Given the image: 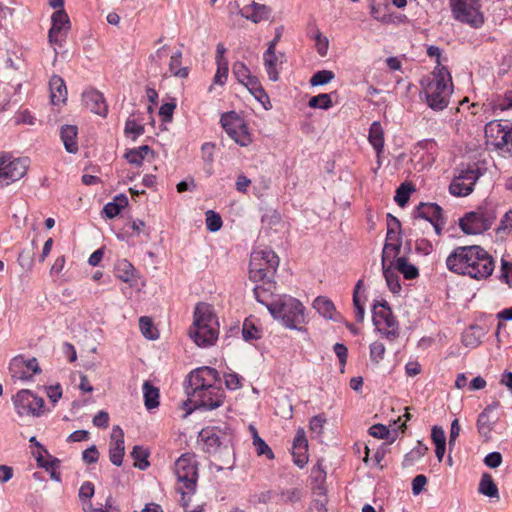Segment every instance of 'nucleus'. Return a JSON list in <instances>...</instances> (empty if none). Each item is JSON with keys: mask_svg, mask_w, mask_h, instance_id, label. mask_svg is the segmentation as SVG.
I'll list each match as a JSON object with an SVG mask.
<instances>
[{"mask_svg": "<svg viewBox=\"0 0 512 512\" xmlns=\"http://www.w3.org/2000/svg\"><path fill=\"white\" fill-rule=\"evenodd\" d=\"M144 131L145 129L142 119L137 117L135 114H132L127 118L124 127L126 137L135 141L138 137L144 134Z\"/></svg>", "mask_w": 512, "mask_h": 512, "instance_id": "nucleus-32", "label": "nucleus"}, {"mask_svg": "<svg viewBox=\"0 0 512 512\" xmlns=\"http://www.w3.org/2000/svg\"><path fill=\"white\" fill-rule=\"evenodd\" d=\"M9 373L15 381H32L36 374L41 372V368L35 357L25 358L23 355H17L9 363Z\"/></svg>", "mask_w": 512, "mask_h": 512, "instance_id": "nucleus-15", "label": "nucleus"}, {"mask_svg": "<svg viewBox=\"0 0 512 512\" xmlns=\"http://www.w3.org/2000/svg\"><path fill=\"white\" fill-rule=\"evenodd\" d=\"M446 267L455 274L485 280L492 275L495 261L481 246H458L447 256Z\"/></svg>", "mask_w": 512, "mask_h": 512, "instance_id": "nucleus-2", "label": "nucleus"}, {"mask_svg": "<svg viewBox=\"0 0 512 512\" xmlns=\"http://www.w3.org/2000/svg\"><path fill=\"white\" fill-rule=\"evenodd\" d=\"M369 143L379 155L384 149V130L380 122L374 121L369 129Z\"/></svg>", "mask_w": 512, "mask_h": 512, "instance_id": "nucleus-30", "label": "nucleus"}, {"mask_svg": "<svg viewBox=\"0 0 512 512\" xmlns=\"http://www.w3.org/2000/svg\"><path fill=\"white\" fill-rule=\"evenodd\" d=\"M49 89L52 104L59 105L65 103L67 100V88L64 80L60 76L53 75L50 78Z\"/></svg>", "mask_w": 512, "mask_h": 512, "instance_id": "nucleus-23", "label": "nucleus"}, {"mask_svg": "<svg viewBox=\"0 0 512 512\" xmlns=\"http://www.w3.org/2000/svg\"><path fill=\"white\" fill-rule=\"evenodd\" d=\"M27 157H16L9 152L0 153V185L8 186L22 179L29 168Z\"/></svg>", "mask_w": 512, "mask_h": 512, "instance_id": "nucleus-11", "label": "nucleus"}, {"mask_svg": "<svg viewBox=\"0 0 512 512\" xmlns=\"http://www.w3.org/2000/svg\"><path fill=\"white\" fill-rule=\"evenodd\" d=\"M124 454V432L120 426H114L110 437L109 459L115 466H121Z\"/></svg>", "mask_w": 512, "mask_h": 512, "instance_id": "nucleus-20", "label": "nucleus"}, {"mask_svg": "<svg viewBox=\"0 0 512 512\" xmlns=\"http://www.w3.org/2000/svg\"><path fill=\"white\" fill-rule=\"evenodd\" d=\"M431 439L435 446L446 445L445 431L439 426L432 427Z\"/></svg>", "mask_w": 512, "mask_h": 512, "instance_id": "nucleus-59", "label": "nucleus"}, {"mask_svg": "<svg viewBox=\"0 0 512 512\" xmlns=\"http://www.w3.org/2000/svg\"><path fill=\"white\" fill-rule=\"evenodd\" d=\"M499 407V402H493L489 404L478 416L477 429L480 435L488 437L492 428L493 423L490 422V413Z\"/></svg>", "mask_w": 512, "mask_h": 512, "instance_id": "nucleus-27", "label": "nucleus"}, {"mask_svg": "<svg viewBox=\"0 0 512 512\" xmlns=\"http://www.w3.org/2000/svg\"><path fill=\"white\" fill-rule=\"evenodd\" d=\"M82 101L85 107L91 112L100 116H106L108 106L103 95L99 91L94 89L84 91L82 94Z\"/></svg>", "mask_w": 512, "mask_h": 512, "instance_id": "nucleus-21", "label": "nucleus"}, {"mask_svg": "<svg viewBox=\"0 0 512 512\" xmlns=\"http://www.w3.org/2000/svg\"><path fill=\"white\" fill-rule=\"evenodd\" d=\"M182 62V52L180 50L176 51L171 55L169 61V71L172 75L179 78H186L188 76V68L181 66Z\"/></svg>", "mask_w": 512, "mask_h": 512, "instance_id": "nucleus-38", "label": "nucleus"}, {"mask_svg": "<svg viewBox=\"0 0 512 512\" xmlns=\"http://www.w3.org/2000/svg\"><path fill=\"white\" fill-rule=\"evenodd\" d=\"M266 306L272 317L281 321L286 328L303 331L301 325L306 322L305 307L298 299L284 295Z\"/></svg>", "mask_w": 512, "mask_h": 512, "instance_id": "nucleus-5", "label": "nucleus"}, {"mask_svg": "<svg viewBox=\"0 0 512 512\" xmlns=\"http://www.w3.org/2000/svg\"><path fill=\"white\" fill-rule=\"evenodd\" d=\"M127 198L124 195L115 197L113 202L107 203L103 208V214L112 219L120 214L121 210L127 205Z\"/></svg>", "mask_w": 512, "mask_h": 512, "instance_id": "nucleus-39", "label": "nucleus"}, {"mask_svg": "<svg viewBox=\"0 0 512 512\" xmlns=\"http://www.w3.org/2000/svg\"><path fill=\"white\" fill-rule=\"evenodd\" d=\"M486 144L496 150L510 153L512 150V122L493 120L485 126Z\"/></svg>", "mask_w": 512, "mask_h": 512, "instance_id": "nucleus-12", "label": "nucleus"}, {"mask_svg": "<svg viewBox=\"0 0 512 512\" xmlns=\"http://www.w3.org/2000/svg\"><path fill=\"white\" fill-rule=\"evenodd\" d=\"M229 64L222 63L217 65V70L213 78V84L223 86L228 79Z\"/></svg>", "mask_w": 512, "mask_h": 512, "instance_id": "nucleus-54", "label": "nucleus"}, {"mask_svg": "<svg viewBox=\"0 0 512 512\" xmlns=\"http://www.w3.org/2000/svg\"><path fill=\"white\" fill-rule=\"evenodd\" d=\"M243 338L247 341L258 339L260 337L259 330L253 325L252 322L245 320L242 328Z\"/></svg>", "mask_w": 512, "mask_h": 512, "instance_id": "nucleus-56", "label": "nucleus"}, {"mask_svg": "<svg viewBox=\"0 0 512 512\" xmlns=\"http://www.w3.org/2000/svg\"><path fill=\"white\" fill-rule=\"evenodd\" d=\"M309 35L315 42L317 53L321 57H325L329 49V39L318 28H315Z\"/></svg>", "mask_w": 512, "mask_h": 512, "instance_id": "nucleus-41", "label": "nucleus"}, {"mask_svg": "<svg viewBox=\"0 0 512 512\" xmlns=\"http://www.w3.org/2000/svg\"><path fill=\"white\" fill-rule=\"evenodd\" d=\"M313 308L325 319L338 321L334 303L325 296H318L313 301Z\"/></svg>", "mask_w": 512, "mask_h": 512, "instance_id": "nucleus-26", "label": "nucleus"}, {"mask_svg": "<svg viewBox=\"0 0 512 512\" xmlns=\"http://www.w3.org/2000/svg\"><path fill=\"white\" fill-rule=\"evenodd\" d=\"M486 105L494 112L512 109V84L504 94L491 95L487 99Z\"/></svg>", "mask_w": 512, "mask_h": 512, "instance_id": "nucleus-24", "label": "nucleus"}, {"mask_svg": "<svg viewBox=\"0 0 512 512\" xmlns=\"http://www.w3.org/2000/svg\"><path fill=\"white\" fill-rule=\"evenodd\" d=\"M426 104L434 111L448 107L454 86L450 71L445 66H435L432 73L421 81Z\"/></svg>", "mask_w": 512, "mask_h": 512, "instance_id": "nucleus-3", "label": "nucleus"}, {"mask_svg": "<svg viewBox=\"0 0 512 512\" xmlns=\"http://www.w3.org/2000/svg\"><path fill=\"white\" fill-rule=\"evenodd\" d=\"M383 266V275L385 277L387 286L390 291L394 294H397L401 291L402 287L400 284L399 276L397 275V271L391 266L386 267V262L382 264Z\"/></svg>", "mask_w": 512, "mask_h": 512, "instance_id": "nucleus-40", "label": "nucleus"}, {"mask_svg": "<svg viewBox=\"0 0 512 512\" xmlns=\"http://www.w3.org/2000/svg\"><path fill=\"white\" fill-rule=\"evenodd\" d=\"M189 335L199 347H208L216 342L218 322L211 305L203 302L196 305Z\"/></svg>", "mask_w": 512, "mask_h": 512, "instance_id": "nucleus-4", "label": "nucleus"}, {"mask_svg": "<svg viewBox=\"0 0 512 512\" xmlns=\"http://www.w3.org/2000/svg\"><path fill=\"white\" fill-rule=\"evenodd\" d=\"M481 172L477 167H469L462 170L452 180L449 191L452 195L457 197L468 196L474 189V185L480 178Z\"/></svg>", "mask_w": 512, "mask_h": 512, "instance_id": "nucleus-16", "label": "nucleus"}, {"mask_svg": "<svg viewBox=\"0 0 512 512\" xmlns=\"http://www.w3.org/2000/svg\"><path fill=\"white\" fill-rule=\"evenodd\" d=\"M372 321L375 329L386 338L398 336L399 325L386 301L372 306Z\"/></svg>", "mask_w": 512, "mask_h": 512, "instance_id": "nucleus-13", "label": "nucleus"}, {"mask_svg": "<svg viewBox=\"0 0 512 512\" xmlns=\"http://www.w3.org/2000/svg\"><path fill=\"white\" fill-rule=\"evenodd\" d=\"M250 93L257 99L259 102H261L263 105H265V102L269 103V97L263 87L261 86L258 78L256 76L250 75L243 83ZM265 109H268V107L264 106Z\"/></svg>", "mask_w": 512, "mask_h": 512, "instance_id": "nucleus-31", "label": "nucleus"}, {"mask_svg": "<svg viewBox=\"0 0 512 512\" xmlns=\"http://www.w3.org/2000/svg\"><path fill=\"white\" fill-rule=\"evenodd\" d=\"M478 491L480 494L490 498H498L499 492L492 476L488 473L482 474Z\"/></svg>", "mask_w": 512, "mask_h": 512, "instance_id": "nucleus-37", "label": "nucleus"}, {"mask_svg": "<svg viewBox=\"0 0 512 512\" xmlns=\"http://www.w3.org/2000/svg\"><path fill=\"white\" fill-rule=\"evenodd\" d=\"M224 378L226 387L230 390H236L242 386L243 379L234 372L225 374Z\"/></svg>", "mask_w": 512, "mask_h": 512, "instance_id": "nucleus-58", "label": "nucleus"}, {"mask_svg": "<svg viewBox=\"0 0 512 512\" xmlns=\"http://www.w3.org/2000/svg\"><path fill=\"white\" fill-rule=\"evenodd\" d=\"M333 105L330 94L321 93L310 98L308 106L313 109L328 110Z\"/></svg>", "mask_w": 512, "mask_h": 512, "instance_id": "nucleus-44", "label": "nucleus"}, {"mask_svg": "<svg viewBox=\"0 0 512 512\" xmlns=\"http://www.w3.org/2000/svg\"><path fill=\"white\" fill-rule=\"evenodd\" d=\"M52 26L48 33L49 42L61 45L70 29V20L67 13L61 9L56 10L51 16Z\"/></svg>", "mask_w": 512, "mask_h": 512, "instance_id": "nucleus-17", "label": "nucleus"}, {"mask_svg": "<svg viewBox=\"0 0 512 512\" xmlns=\"http://www.w3.org/2000/svg\"><path fill=\"white\" fill-rule=\"evenodd\" d=\"M139 326L143 336L149 340L158 338V332L155 329L152 320L147 316H142L139 319Z\"/></svg>", "mask_w": 512, "mask_h": 512, "instance_id": "nucleus-46", "label": "nucleus"}, {"mask_svg": "<svg viewBox=\"0 0 512 512\" xmlns=\"http://www.w3.org/2000/svg\"><path fill=\"white\" fill-rule=\"evenodd\" d=\"M174 471L179 482L178 490L182 494L185 511L194 512L188 509L185 496L194 493L196 489L198 466L195 456L188 453L181 455L175 462Z\"/></svg>", "mask_w": 512, "mask_h": 512, "instance_id": "nucleus-7", "label": "nucleus"}, {"mask_svg": "<svg viewBox=\"0 0 512 512\" xmlns=\"http://www.w3.org/2000/svg\"><path fill=\"white\" fill-rule=\"evenodd\" d=\"M389 216L393 222L394 227H391V224H389L386 241L383 248L382 264L386 262L387 258L397 256L400 252L402 244L400 232L398 231L400 228V222L397 218L391 215Z\"/></svg>", "mask_w": 512, "mask_h": 512, "instance_id": "nucleus-18", "label": "nucleus"}, {"mask_svg": "<svg viewBox=\"0 0 512 512\" xmlns=\"http://www.w3.org/2000/svg\"><path fill=\"white\" fill-rule=\"evenodd\" d=\"M412 192V188L405 185V184H402L397 190H396V195L394 197V200L395 202L400 206V207H404L408 200H409V197H410V194Z\"/></svg>", "mask_w": 512, "mask_h": 512, "instance_id": "nucleus-51", "label": "nucleus"}, {"mask_svg": "<svg viewBox=\"0 0 512 512\" xmlns=\"http://www.w3.org/2000/svg\"><path fill=\"white\" fill-rule=\"evenodd\" d=\"M136 274L134 266L126 259L117 261L115 265V275L123 282H132Z\"/></svg>", "mask_w": 512, "mask_h": 512, "instance_id": "nucleus-36", "label": "nucleus"}, {"mask_svg": "<svg viewBox=\"0 0 512 512\" xmlns=\"http://www.w3.org/2000/svg\"><path fill=\"white\" fill-rule=\"evenodd\" d=\"M253 446L259 456L265 455L268 459L274 458V453L261 437H255Z\"/></svg>", "mask_w": 512, "mask_h": 512, "instance_id": "nucleus-52", "label": "nucleus"}, {"mask_svg": "<svg viewBox=\"0 0 512 512\" xmlns=\"http://www.w3.org/2000/svg\"><path fill=\"white\" fill-rule=\"evenodd\" d=\"M285 62V54L272 50V47H267L263 53V65L268 75L269 80L276 82L279 80L280 71Z\"/></svg>", "mask_w": 512, "mask_h": 512, "instance_id": "nucleus-19", "label": "nucleus"}, {"mask_svg": "<svg viewBox=\"0 0 512 512\" xmlns=\"http://www.w3.org/2000/svg\"><path fill=\"white\" fill-rule=\"evenodd\" d=\"M199 439L203 442V448L208 453L216 452L222 443L215 428H205L201 430Z\"/></svg>", "mask_w": 512, "mask_h": 512, "instance_id": "nucleus-28", "label": "nucleus"}, {"mask_svg": "<svg viewBox=\"0 0 512 512\" xmlns=\"http://www.w3.org/2000/svg\"><path fill=\"white\" fill-rule=\"evenodd\" d=\"M15 123L16 124H27V125H34L35 123V118L34 116L31 114L30 111H28L27 109L25 110H20L16 113L15 115Z\"/></svg>", "mask_w": 512, "mask_h": 512, "instance_id": "nucleus-62", "label": "nucleus"}, {"mask_svg": "<svg viewBox=\"0 0 512 512\" xmlns=\"http://www.w3.org/2000/svg\"><path fill=\"white\" fill-rule=\"evenodd\" d=\"M131 455L135 461H137V464H135L139 469L145 470L149 466V462L147 460L148 453L147 451L141 447V446H134Z\"/></svg>", "mask_w": 512, "mask_h": 512, "instance_id": "nucleus-48", "label": "nucleus"}, {"mask_svg": "<svg viewBox=\"0 0 512 512\" xmlns=\"http://www.w3.org/2000/svg\"><path fill=\"white\" fill-rule=\"evenodd\" d=\"M363 288V280H358L355 285L353 292V306L355 312V318L358 322H362L364 320L365 310L364 305L360 298V290Z\"/></svg>", "mask_w": 512, "mask_h": 512, "instance_id": "nucleus-42", "label": "nucleus"}, {"mask_svg": "<svg viewBox=\"0 0 512 512\" xmlns=\"http://www.w3.org/2000/svg\"><path fill=\"white\" fill-rule=\"evenodd\" d=\"M394 269L401 273L405 279L413 280L419 276L418 268L405 257H398L393 262Z\"/></svg>", "mask_w": 512, "mask_h": 512, "instance_id": "nucleus-33", "label": "nucleus"}, {"mask_svg": "<svg viewBox=\"0 0 512 512\" xmlns=\"http://www.w3.org/2000/svg\"><path fill=\"white\" fill-rule=\"evenodd\" d=\"M369 433L375 438L386 439L390 435V430L385 425L375 424L369 429Z\"/></svg>", "mask_w": 512, "mask_h": 512, "instance_id": "nucleus-64", "label": "nucleus"}, {"mask_svg": "<svg viewBox=\"0 0 512 512\" xmlns=\"http://www.w3.org/2000/svg\"><path fill=\"white\" fill-rule=\"evenodd\" d=\"M14 410L20 417L39 418L45 413V401L29 389L17 391L11 398Z\"/></svg>", "mask_w": 512, "mask_h": 512, "instance_id": "nucleus-10", "label": "nucleus"}, {"mask_svg": "<svg viewBox=\"0 0 512 512\" xmlns=\"http://www.w3.org/2000/svg\"><path fill=\"white\" fill-rule=\"evenodd\" d=\"M449 7L455 21L473 29H480L485 23L481 0H449Z\"/></svg>", "mask_w": 512, "mask_h": 512, "instance_id": "nucleus-8", "label": "nucleus"}, {"mask_svg": "<svg viewBox=\"0 0 512 512\" xmlns=\"http://www.w3.org/2000/svg\"><path fill=\"white\" fill-rule=\"evenodd\" d=\"M221 125L228 136L242 147H247L253 142L252 135L244 119L235 112L225 113L220 119Z\"/></svg>", "mask_w": 512, "mask_h": 512, "instance_id": "nucleus-14", "label": "nucleus"}, {"mask_svg": "<svg viewBox=\"0 0 512 512\" xmlns=\"http://www.w3.org/2000/svg\"><path fill=\"white\" fill-rule=\"evenodd\" d=\"M232 72L241 84L251 75L249 68L241 61H237L233 64Z\"/></svg>", "mask_w": 512, "mask_h": 512, "instance_id": "nucleus-50", "label": "nucleus"}, {"mask_svg": "<svg viewBox=\"0 0 512 512\" xmlns=\"http://www.w3.org/2000/svg\"><path fill=\"white\" fill-rule=\"evenodd\" d=\"M437 143L433 139H424L419 141L414 147V156L423 155L424 152L429 153L428 163L433 161V153L435 152Z\"/></svg>", "mask_w": 512, "mask_h": 512, "instance_id": "nucleus-43", "label": "nucleus"}, {"mask_svg": "<svg viewBox=\"0 0 512 512\" xmlns=\"http://www.w3.org/2000/svg\"><path fill=\"white\" fill-rule=\"evenodd\" d=\"M176 108L174 102L163 103L159 108V115L164 122H170Z\"/></svg>", "mask_w": 512, "mask_h": 512, "instance_id": "nucleus-57", "label": "nucleus"}, {"mask_svg": "<svg viewBox=\"0 0 512 512\" xmlns=\"http://www.w3.org/2000/svg\"><path fill=\"white\" fill-rule=\"evenodd\" d=\"M270 12L271 9L268 6L259 4L255 1H252L249 5H245L240 10L241 16L253 23H259L267 20L270 16Z\"/></svg>", "mask_w": 512, "mask_h": 512, "instance_id": "nucleus-22", "label": "nucleus"}, {"mask_svg": "<svg viewBox=\"0 0 512 512\" xmlns=\"http://www.w3.org/2000/svg\"><path fill=\"white\" fill-rule=\"evenodd\" d=\"M475 327H470L469 329L465 330V332L462 334V343L466 347L475 348L480 344L479 337L475 336L474 333Z\"/></svg>", "mask_w": 512, "mask_h": 512, "instance_id": "nucleus-55", "label": "nucleus"}, {"mask_svg": "<svg viewBox=\"0 0 512 512\" xmlns=\"http://www.w3.org/2000/svg\"><path fill=\"white\" fill-rule=\"evenodd\" d=\"M308 449H293L292 448V455L294 463L300 467L303 468L307 462H308Z\"/></svg>", "mask_w": 512, "mask_h": 512, "instance_id": "nucleus-60", "label": "nucleus"}, {"mask_svg": "<svg viewBox=\"0 0 512 512\" xmlns=\"http://www.w3.org/2000/svg\"><path fill=\"white\" fill-rule=\"evenodd\" d=\"M335 74L330 70H320L313 74L310 79L311 86H322L331 82Z\"/></svg>", "mask_w": 512, "mask_h": 512, "instance_id": "nucleus-47", "label": "nucleus"}, {"mask_svg": "<svg viewBox=\"0 0 512 512\" xmlns=\"http://www.w3.org/2000/svg\"><path fill=\"white\" fill-rule=\"evenodd\" d=\"M206 227L210 232H217L222 227V219L218 213L213 210H208L205 213Z\"/></svg>", "mask_w": 512, "mask_h": 512, "instance_id": "nucleus-49", "label": "nucleus"}, {"mask_svg": "<svg viewBox=\"0 0 512 512\" xmlns=\"http://www.w3.org/2000/svg\"><path fill=\"white\" fill-rule=\"evenodd\" d=\"M496 211L492 205H481L459 219L461 230L468 235L481 234L491 228L496 220Z\"/></svg>", "mask_w": 512, "mask_h": 512, "instance_id": "nucleus-9", "label": "nucleus"}, {"mask_svg": "<svg viewBox=\"0 0 512 512\" xmlns=\"http://www.w3.org/2000/svg\"><path fill=\"white\" fill-rule=\"evenodd\" d=\"M186 393L194 409L214 410L225 399L218 371L208 366L197 368L189 374Z\"/></svg>", "mask_w": 512, "mask_h": 512, "instance_id": "nucleus-1", "label": "nucleus"}, {"mask_svg": "<svg viewBox=\"0 0 512 512\" xmlns=\"http://www.w3.org/2000/svg\"><path fill=\"white\" fill-rule=\"evenodd\" d=\"M428 450V447L421 442H418V445L414 447L410 452H408L405 457L403 464L404 466H411L416 461H418L421 457H423Z\"/></svg>", "mask_w": 512, "mask_h": 512, "instance_id": "nucleus-45", "label": "nucleus"}, {"mask_svg": "<svg viewBox=\"0 0 512 512\" xmlns=\"http://www.w3.org/2000/svg\"><path fill=\"white\" fill-rule=\"evenodd\" d=\"M94 485L90 481H85L82 483L79 489V498L81 501L89 500L94 495Z\"/></svg>", "mask_w": 512, "mask_h": 512, "instance_id": "nucleus-63", "label": "nucleus"}, {"mask_svg": "<svg viewBox=\"0 0 512 512\" xmlns=\"http://www.w3.org/2000/svg\"><path fill=\"white\" fill-rule=\"evenodd\" d=\"M385 346L381 342H373L370 345V358L373 362L379 363L381 360H383L385 355Z\"/></svg>", "mask_w": 512, "mask_h": 512, "instance_id": "nucleus-53", "label": "nucleus"}, {"mask_svg": "<svg viewBox=\"0 0 512 512\" xmlns=\"http://www.w3.org/2000/svg\"><path fill=\"white\" fill-rule=\"evenodd\" d=\"M149 153L153 154L152 149L148 145H142L127 150L124 154V158L127 160L128 163L139 167L143 164L145 157Z\"/></svg>", "mask_w": 512, "mask_h": 512, "instance_id": "nucleus-35", "label": "nucleus"}, {"mask_svg": "<svg viewBox=\"0 0 512 512\" xmlns=\"http://www.w3.org/2000/svg\"><path fill=\"white\" fill-rule=\"evenodd\" d=\"M145 408L150 411L158 408L160 401L159 389L149 381H145L142 387Z\"/></svg>", "mask_w": 512, "mask_h": 512, "instance_id": "nucleus-29", "label": "nucleus"}, {"mask_svg": "<svg viewBox=\"0 0 512 512\" xmlns=\"http://www.w3.org/2000/svg\"><path fill=\"white\" fill-rule=\"evenodd\" d=\"M82 459L87 464L96 463L99 459V452L95 445H91L82 453Z\"/></svg>", "mask_w": 512, "mask_h": 512, "instance_id": "nucleus-61", "label": "nucleus"}, {"mask_svg": "<svg viewBox=\"0 0 512 512\" xmlns=\"http://www.w3.org/2000/svg\"><path fill=\"white\" fill-rule=\"evenodd\" d=\"M441 213V207L435 203H421L416 210L417 217L428 222L441 219Z\"/></svg>", "mask_w": 512, "mask_h": 512, "instance_id": "nucleus-34", "label": "nucleus"}, {"mask_svg": "<svg viewBox=\"0 0 512 512\" xmlns=\"http://www.w3.org/2000/svg\"><path fill=\"white\" fill-rule=\"evenodd\" d=\"M78 129L75 125H64L60 130V137L68 153L75 154L78 151Z\"/></svg>", "mask_w": 512, "mask_h": 512, "instance_id": "nucleus-25", "label": "nucleus"}, {"mask_svg": "<svg viewBox=\"0 0 512 512\" xmlns=\"http://www.w3.org/2000/svg\"><path fill=\"white\" fill-rule=\"evenodd\" d=\"M279 257L270 248L253 250L249 263V278L253 282L270 283L278 269Z\"/></svg>", "mask_w": 512, "mask_h": 512, "instance_id": "nucleus-6", "label": "nucleus"}]
</instances>
